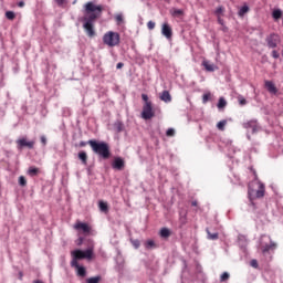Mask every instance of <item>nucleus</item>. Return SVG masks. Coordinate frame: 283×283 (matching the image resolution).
<instances>
[{"mask_svg": "<svg viewBox=\"0 0 283 283\" xmlns=\"http://www.w3.org/2000/svg\"><path fill=\"white\" fill-rule=\"evenodd\" d=\"M84 12L85 15L83 18V28L87 36L92 39L93 36H96V31L94 30V21H96V19H98L101 14H103V6H96L94 4V2H87L84 6Z\"/></svg>", "mask_w": 283, "mask_h": 283, "instance_id": "nucleus-1", "label": "nucleus"}, {"mask_svg": "<svg viewBox=\"0 0 283 283\" xmlns=\"http://www.w3.org/2000/svg\"><path fill=\"white\" fill-rule=\"evenodd\" d=\"M71 266L72 269H76L77 271V275L80 277H85V275H87V271L85 270L84 266H81L78 264V260H92V258L94 256V248H88L85 251L82 250H74L71 252Z\"/></svg>", "mask_w": 283, "mask_h": 283, "instance_id": "nucleus-2", "label": "nucleus"}, {"mask_svg": "<svg viewBox=\"0 0 283 283\" xmlns=\"http://www.w3.org/2000/svg\"><path fill=\"white\" fill-rule=\"evenodd\" d=\"M87 145H90L92 151L99 156V158H103V160H108V158H111L112 151L109 150V144L98 142L96 139H90Z\"/></svg>", "mask_w": 283, "mask_h": 283, "instance_id": "nucleus-3", "label": "nucleus"}, {"mask_svg": "<svg viewBox=\"0 0 283 283\" xmlns=\"http://www.w3.org/2000/svg\"><path fill=\"white\" fill-rule=\"evenodd\" d=\"M248 193L250 198H264L266 186L258 179V175H255V180L249 184Z\"/></svg>", "mask_w": 283, "mask_h": 283, "instance_id": "nucleus-4", "label": "nucleus"}, {"mask_svg": "<svg viewBox=\"0 0 283 283\" xmlns=\"http://www.w3.org/2000/svg\"><path fill=\"white\" fill-rule=\"evenodd\" d=\"M142 99L144 101L142 118H144V120H151V118L156 116L153 103L149 101V96L147 94H142Z\"/></svg>", "mask_w": 283, "mask_h": 283, "instance_id": "nucleus-5", "label": "nucleus"}, {"mask_svg": "<svg viewBox=\"0 0 283 283\" xmlns=\"http://www.w3.org/2000/svg\"><path fill=\"white\" fill-rule=\"evenodd\" d=\"M103 43L108 48H116L120 44V34L118 32L108 31L103 35Z\"/></svg>", "mask_w": 283, "mask_h": 283, "instance_id": "nucleus-6", "label": "nucleus"}, {"mask_svg": "<svg viewBox=\"0 0 283 283\" xmlns=\"http://www.w3.org/2000/svg\"><path fill=\"white\" fill-rule=\"evenodd\" d=\"M17 147L18 149H23V147H27L28 149H34V142L28 140V137H22L20 139H18L17 142Z\"/></svg>", "mask_w": 283, "mask_h": 283, "instance_id": "nucleus-7", "label": "nucleus"}, {"mask_svg": "<svg viewBox=\"0 0 283 283\" xmlns=\"http://www.w3.org/2000/svg\"><path fill=\"white\" fill-rule=\"evenodd\" d=\"M73 229H75V231H83V233H84L85 235L92 233V226H90V224H87V223H83V222H81V221H77V222L74 224Z\"/></svg>", "mask_w": 283, "mask_h": 283, "instance_id": "nucleus-8", "label": "nucleus"}, {"mask_svg": "<svg viewBox=\"0 0 283 283\" xmlns=\"http://www.w3.org/2000/svg\"><path fill=\"white\" fill-rule=\"evenodd\" d=\"M268 48L275 49L280 43V35L272 33L266 38Z\"/></svg>", "mask_w": 283, "mask_h": 283, "instance_id": "nucleus-9", "label": "nucleus"}, {"mask_svg": "<svg viewBox=\"0 0 283 283\" xmlns=\"http://www.w3.org/2000/svg\"><path fill=\"white\" fill-rule=\"evenodd\" d=\"M112 167L113 169H117V171H123V169H125V160L120 157H116L113 160Z\"/></svg>", "mask_w": 283, "mask_h": 283, "instance_id": "nucleus-10", "label": "nucleus"}, {"mask_svg": "<svg viewBox=\"0 0 283 283\" xmlns=\"http://www.w3.org/2000/svg\"><path fill=\"white\" fill-rule=\"evenodd\" d=\"M161 34L166 36V39H171L174 36V31L171 30V27L169 23H164L161 27Z\"/></svg>", "mask_w": 283, "mask_h": 283, "instance_id": "nucleus-11", "label": "nucleus"}, {"mask_svg": "<svg viewBox=\"0 0 283 283\" xmlns=\"http://www.w3.org/2000/svg\"><path fill=\"white\" fill-rule=\"evenodd\" d=\"M170 14L175 19H181V17H185V10L172 8L170 9Z\"/></svg>", "mask_w": 283, "mask_h": 283, "instance_id": "nucleus-12", "label": "nucleus"}, {"mask_svg": "<svg viewBox=\"0 0 283 283\" xmlns=\"http://www.w3.org/2000/svg\"><path fill=\"white\" fill-rule=\"evenodd\" d=\"M265 87L271 94H277V87H275V84L273 82L265 81Z\"/></svg>", "mask_w": 283, "mask_h": 283, "instance_id": "nucleus-13", "label": "nucleus"}, {"mask_svg": "<svg viewBox=\"0 0 283 283\" xmlns=\"http://www.w3.org/2000/svg\"><path fill=\"white\" fill-rule=\"evenodd\" d=\"M160 101H163L164 103H171V94H169V91H164L160 95H159Z\"/></svg>", "mask_w": 283, "mask_h": 283, "instance_id": "nucleus-14", "label": "nucleus"}, {"mask_svg": "<svg viewBox=\"0 0 283 283\" xmlns=\"http://www.w3.org/2000/svg\"><path fill=\"white\" fill-rule=\"evenodd\" d=\"M202 65L207 72H216V64H212L209 61H203Z\"/></svg>", "mask_w": 283, "mask_h": 283, "instance_id": "nucleus-15", "label": "nucleus"}, {"mask_svg": "<svg viewBox=\"0 0 283 283\" xmlns=\"http://www.w3.org/2000/svg\"><path fill=\"white\" fill-rule=\"evenodd\" d=\"M98 207H99V211H102V213H108L109 212V206L107 205V202L101 200L98 202Z\"/></svg>", "mask_w": 283, "mask_h": 283, "instance_id": "nucleus-16", "label": "nucleus"}, {"mask_svg": "<svg viewBox=\"0 0 283 283\" xmlns=\"http://www.w3.org/2000/svg\"><path fill=\"white\" fill-rule=\"evenodd\" d=\"M159 235L160 238H164L167 240V238L171 237V230H169L168 228H161L159 231Z\"/></svg>", "mask_w": 283, "mask_h": 283, "instance_id": "nucleus-17", "label": "nucleus"}, {"mask_svg": "<svg viewBox=\"0 0 283 283\" xmlns=\"http://www.w3.org/2000/svg\"><path fill=\"white\" fill-rule=\"evenodd\" d=\"M77 158H78V160H81L82 165H87V153H85L83 150L80 151L77 154Z\"/></svg>", "mask_w": 283, "mask_h": 283, "instance_id": "nucleus-18", "label": "nucleus"}, {"mask_svg": "<svg viewBox=\"0 0 283 283\" xmlns=\"http://www.w3.org/2000/svg\"><path fill=\"white\" fill-rule=\"evenodd\" d=\"M283 11L281 9H275L272 12V18L274 21H279V19H282Z\"/></svg>", "mask_w": 283, "mask_h": 283, "instance_id": "nucleus-19", "label": "nucleus"}, {"mask_svg": "<svg viewBox=\"0 0 283 283\" xmlns=\"http://www.w3.org/2000/svg\"><path fill=\"white\" fill-rule=\"evenodd\" d=\"M271 249H275V243L265 244L262 247V253H269Z\"/></svg>", "mask_w": 283, "mask_h": 283, "instance_id": "nucleus-20", "label": "nucleus"}, {"mask_svg": "<svg viewBox=\"0 0 283 283\" xmlns=\"http://www.w3.org/2000/svg\"><path fill=\"white\" fill-rule=\"evenodd\" d=\"M214 14L217 18L224 17V7L220 6L216 9Z\"/></svg>", "mask_w": 283, "mask_h": 283, "instance_id": "nucleus-21", "label": "nucleus"}, {"mask_svg": "<svg viewBox=\"0 0 283 283\" xmlns=\"http://www.w3.org/2000/svg\"><path fill=\"white\" fill-rule=\"evenodd\" d=\"M224 127H227V119H223L217 124V129H219V132H224Z\"/></svg>", "mask_w": 283, "mask_h": 283, "instance_id": "nucleus-22", "label": "nucleus"}, {"mask_svg": "<svg viewBox=\"0 0 283 283\" xmlns=\"http://www.w3.org/2000/svg\"><path fill=\"white\" fill-rule=\"evenodd\" d=\"M6 17L9 19V21H14V19H17V14H14V11H7Z\"/></svg>", "mask_w": 283, "mask_h": 283, "instance_id": "nucleus-23", "label": "nucleus"}, {"mask_svg": "<svg viewBox=\"0 0 283 283\" xmlns=\"http://www.w3.org/2000/svg\"><path fill=\"white\" fill-rule=\"evenodd\" d=\"M223 107H227V99H224V97H221L218 102V108L223 109Z\"/></svg>", "mask_w": 283, "mask_h": 283, "instance_id": "nucleus-24", "label": "nucleus"}, {"mask_svg": "<svg viewBox=\"0 0 283 283\" xmlns=\"http://www.w3.org/2000/svg\"><path fill=\"white\" fill-rule=\"evenodd\" d=\"M206 231H207L209 240H218V232L211 233V231H209V229H207Z\"/></svg>", "mask_w": 283, "mask_h": 283, "instance_id": "nucleus-25", "label": "nucleus"}, {"mask_svg": "<svg viewBox=\"0 0 283 283\" xmlns=\"http://www.w3.org/2000/svg\"><path fill=\"white\" fill-rule=\"evenodd\" d=\"M101 280H102L101 276H93V277L86 279V283H98L101 282Z\"/></svg>", "mask_w": 283, "mask_h": 283, "instance_id": "nucleus-26", "label": "nucleus"}, {"mask_svg": "<svg viewBox=\"0 0 283 283\" xmlns=\"http://www.w3.org/2000/svg\"><path fill=\"white\" fill-rule=\"evenodd\" d=\"M249 12V6L244 4L240 10H239V17H243Z\"/></svg>", "mask_w": 283, "mask_h": 283, "instance_id": "nucleus-27", "label": "nucleus"}, {"mask_svg": "<svg viewBox=\"0 0 283 283\" xmlns=\"http://www.w3.org/2000/svg\"><path fill=\"white\" fill-rule=\"evenodd\" d=\"M28 174L29 176H36V174H39V168L30 167Z\"/></svg>", "mask_w": 283, "mask_h": 283, "instance_id": "nucleus-28", "label": "nucleus"}, {"mask_svg": "<svg viewBox=\"0 0 283 283\" xmlns=\"http://www.w3.org/2000/svg\"><path fill=\"white\" fill-rule=\"evenodd\" d=\"M209 101H211V93H206L202 95V103H209Z\"/></svg>", "mask_w": 283, "mask_h": 283, "instance_id": "nucleus-29", "label": "nucleus"}, {"mask_svg": "<svg viewBox=\"0 0 283 283\" xmlns=\"http://www.w3.org/2000/svg\"><path fill=\"white\" fill-rule=\"evenodd\" d=\"M19 185L20 187H25V185H28V180L25 179L24 176L19 177Z\"/></svg>", "mask_w": 283, "mask_h": 283, "instance_id": "nucleus-30", "label": "nucleus"}, {"mask_svg": "<svg viewBox=\"0 0 283 283\" xmlns=\"http://www.w3.org/2000/svg\"><path fill=\"white\" fill-rule=\"evenodd\" d=\"M166 136L171 138V136H176V130L174 128H168L166 132Z\"/></svg>", "mask_w": 283, "mask_h": 283, "instance_id": "nucleus-31", "label": "nucleus"}, {"mask_svg": "<svg viewBox=\"0 0 283 283\" xmlns=\"http://www.w3.org/2000/svg\"><path fill=\"white\" fill-rule=\"evenodd\" d=\"M227 280H229V273L223 272L220 276V282H227Z\"/></svg>", "mask_w": 283, "mask_h": 283, "instance_id": "nucleus-32", "label": "nucleus"}, {"mask_svg": "<svg viewBox=\"0 0 283 283\" xmlns=\"http://www.w3.org/2000/svg\"><path fill=\"white\" fill-rule=\"evenodd\" d=\"M115 21H116L117 25H120V23H123V14H117L115 17Z\"/></svg>", "mask_w": 283, "mask_h": 283, "instance_id": "nucleus-33", "label": "nucleus"}, {"mask_svg": "<svg viewBox=\"0 0 283 283\" xmlns=\"http://www.w3.org/2000/svg\"><path fill=\"white\" fill-rule=\"evenodd\" d=\"M147 28H148V30H154V28H156V22H154V21H148Z\"/></svg>", "mask_w": 283, "mask_h": 283, "instance_id": "nucleus-34", "label": "nucleus"}, {"mask_svg": "<svg viewBox=\"0 0 283 283\" xmlns=\"http://www.w3.org/2000/svg\"><path fill=\"white\" fill-rule=\"evenodd\" d=\"M154 240H148L147 242H146V249H151V247H154Z\"/></svg>", "mask_w": 283, "mask_h": 283, "instance_id": "nucleus-35", "label": "nucleus"}, {"mask_svg": "<svg viewBox=\"0 0 283 283\" xmlns=\"http://www.w3.org/2000/svg\"><path fill=\"white\" fill-rule=\"evenodd\" d=\"M239 105H247V99L242 96H239Z\"/></svg>", "mask_w": 283, "mask_h": 283, "instance_id": "nucleus-36", "label": "nucleus"}, {"mask_svg": "<svg viewBox=\"0 0 283 283\" xmlns=\"http://www.w3.org/2000/svg\"><path fill=\"white\" fill-rule=\"evenodd\" d=\"M40 140H41L42 145H44V146L48 145V138H45V136H41Z\"/></svg>", "mask_w": 283, "mask_h": 283, "instance_id": "nucleus-37", "label": "nucleus"}, {"mask_svg": "<svg viewBox=\"0 0 283 283\" xmlns=\"http://www.w3.org/2000/svg\"><path fill=\"white\" fill-rule=\"evenodd\" d=\"M273 59H280V53L277 51H272Z\"/></svg>", "mask_w": 283, "mask_h": 283, "instance_id": "nucleus-38", "label": "nucleus"}, {"mask_svg": "<svg viewBox=\"0 0 283 283\" xmlns=\"http://www.w3.org/2000/svg\"><path fill=\"white\" fill-rule=\"evenodd\" d=\"M217 19H218L219 25H224V20L222 19V17H219Z\"/></svg>", "mask_w": 283, "mask_h": 283, "instance_id": "nucleus-39", "label": "nucleus"}, {"mask_svg": "<svg viewBox=\"0 0 283 283\" xmlns=\"http://www.w3.org/2000/svg\"><path fill=\"white\" fill-rule=\"evenodd\" d=\"M251 266H253L254 269H258V261L256 260H252L251 261Z\"/></svg>", "mask_w": 283, "mask_h": 283, "instance_id": "nucleus-40", "label": "nucleus"}, {"mask_svg": "<svg viewBox=\"0 0 283 283\" xmlns=\"http://www.w3.org/2000/svg\"><path fill=\"white\" fill-rule=\"evenodd\" d=\"M124 65L125 64L123 62H119V63H117L116 69L122 70L124 67Z\"/></svg>", "mask_w": 283, "mask_h": 283, "instance_id": "nucleus-41", "label": "nucleus"}, {"mask_svg": "<svg viewBox=\"0 0 283 283\" xmlns=\"http://www.w3.org/2000/svg\"><path fill=\"white\" fill-rule=\"evenodd\" d=\"M55 3L57 6H63L65 3V0H55Z\"/></svg>", "mask_w": 283, "mask_h": 283, "instance_id": "nucleus-42", "label": "nucleus"}, {"mask_svg": "<svg viewBox=\"0 0 283 283\" xmlns=\"http://www.w3.org/2000/svg\"><path fill=\"white\" fill-rule=\"evenodd\" d=\"M24 6H25V2H23V1L18 2L19 8H24Z\"/></svg>", "mask_w": 283, "mask_h": 283, "instance_id": "nucleus-43", "label": "nucleus"}, {"mask_svg": "<svg viewBox=\"0 0 283 283\" xmlns=\"http://www.w3.org/2000/svg\"><path fill=\"white\" fill-rule=\"evenodd\" d=\"M87 145V142H81L80 147H85Z\"/></svg>", "mask_w": 283, "mask_h": 283, "instance_id": "nucleus-44", "label": "nucleus"}, {"mask_svg": "<svg viewBox=\"0 0 283 283\" xmlns=\"http://www.w3.org/2000/svg\"><path fill=\"white\" fill-rule=\"evenodd\" d=\"M191 206H192V207H198V201H192V202H191Z\"/></svg>", "mask_w": 283, "mask_h": 283, "instance_id": "nucleus-45", "label": "nucleus"}, {"mask_svg": "<svg viewBox=\"0 0 283 283\" xmlns=\"http://www.w3.org/2000/svg\"><path fill=\"white\" fill-rule=\"evenodd\" d=\"M33 283H43L42 281H40V280H36V281H34Z\"/></svg>", "mask_w": 283, "mask_h": 283, "instance_id": "nucleus-46", "label": "nucleus"}]
</instances>
